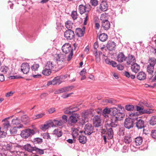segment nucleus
I'll return each instance as SVG.
<instances>
[{"label": "nucleus", "mask_w": 156, "mask_h": 156, "mask_svg": "<svg viewBox=\"0 0 156 156\" xmlns=\"http://www.w3.org/2000/svg\"><path fill=\"white\" fill-rule=\"evenodd\" d=\"M62 49L63 52L66 54H69L67 59L69 61L72 58L73 55V49L71 45L69 43H65L62 46Z\"/></svg>", "instance_id": "1"}, {"label": "nucleus", "mask_w": 156, "mask_h": 156, "mask_svg": "<svg viewBox=\"0 0 156 156\" xmlns=\"http://www.w3.org/2000/svg\"><path fill=\"white\" fill-rule=\"evenodd\" d=\"M138 114L137 112L131 113L130 115V116L131 117H135L134 118V120H136L137 121L136 122V126L138 129H141L144 128L145 126L144 125V120L138 118L136 116H138Z\"/></svg>", "instance_id": "2"}, {"label": "nucleus", "mask_w": 156, "mask_h": 156, "mask_svg": "<svg viewBox=\"0 0 156 156\" xmlns=\"http://www.w3.org/2000/svg\"><path fill=\"white\" fill-rule=\"evenodd\" d=\"M35 133V132L33 129H28L22 130L20 135L23 138L26 139L30 136L33 135Z\"/></svg>", "instance_id": "3"}, {"label": "nucleus", "mask_w": 156, "mask_h": 156, "mask_svg": "<svg viewBox=\"0 0 156 156\" xmlns=\"http://www.w3.org/2000/svg\"><path fill=\"white\" fill-rule=\"evenodd\" d=\"M124 117L112 116L111 117V122L109 124L113 127H115L118 124V121L122 120Z\"/></svg>", "instance_id": "4"}, {"label": "nucleus", "mask_w": 156, "mask_h": 156, "mask_svg": "<svg viewBox=\"0 0 156 156\" xmlns=\"http://www.w3.org/2000/svg\"><path fill=\"white\" fill-rule=\"evenodd\" d=\"M110 115L111 117H124L125 116L124 113L120 112V111H118L116 108H110Z\"/></svg>", "instance_id": "5"}, {"label": "nucleus", "mask_w": 156, "mask_h": 156, "mask_svg": "<svg viewBox=\"0 0 156 156\" xmlns=\"http://www.w3.org/2000/svg\"><path fill=\"white\" fill-rule=\"evenodd\" d=\"M94 129L92 125L89 123H87L83 129V132L87 135H90L93 133Z\"/></svg>", "instance_id": "6"}, {"label": "nucleus", "mask_w": 156, "mask_h": 156, "mask_svg": "<svg viewBox=\"0 0 156 156\" xmlns=\"http://www.w3.org/2000/svg\"><path fill=\"white\" fill-rule=\"evenodd\" d=\"M75 35L74 31L72 30L68 29L64 33V36L67 40H70L74 38Z\"/></svg>", "instance_id": "7"}, {"label": "nucleus", "mask_w": 156, "mask_h": 156, "mask_svg": "<svg viewBox=\"0 0 156 156\" xmlns=\"http://www.w3.org/2000/svg\"><path fill=\"white\" fill-rule=\"evenodd\" d=\"M105 127L106 129V134L108 136V138L111 139L113 137L114 132L112 129V126L110 124H107L105 125Z\"/></svg>", "instance_id": "8"}, {"label": "nucleus", "mask_w": 156, "mask_h": 156, "mask_svg": "<svg viewBox=\"0 0 156 156\" xmlns=\"http://www.w3.org/2000/svg\"><path fill=\"white\" fill-rule=\"evenodd\" d=\"M134 121V118H127L125 119V127L128 129H129L133 127Z\"/></svg>", "instance_id": "9"}, {"label": "nucleus", "mask_w": 156, "mask_h": 156, "mask_svg": "<svg viewBox=\"0 0 156 156\" xmlns=\"http://www.w3.org/2000/svg\"><path fill=\"white\" fill-rule=\"evenodd\" d=\"M93 124L96 127H98L101 126V120L100 116L96 115L93 119Z\"/></svg>", "instance_id": "10"}, {"label": "nucleus", "mask_w": 156, "mask_h": 156, "mask_svg": "<svg viewBox=\"0 0 156 156\" xmlns=\"http://www.w3.org/2000/svg\"><path fill=\"white\" fill-rule=\"evenodd\" d=\"M30 69V66L28 63L25 62L22 64L21 66V70L24 74H27L29 72Z\"/></svg>", "instance_id": "11"}, {"label": "nucleus", "mask_w": 156, "mask_h": 156, "mask_svg": "<svg viewBox=\"0 0 156 156\" xmlns=\"http://www.w3.org/2000/svg\"><path fill=\"white\" fill-rule=\"evenodd\" d=\"M65 58V55L64 54H60L57 55L56 60L58 66L62 65Z\"/></svg>", "instance_id": "12"}, {"label": "nucleus", "mask_w": 156, "mask_h": 156, "mask_svg": "<svg viewBox=\"0 0 156 156\" xmlns=\"http://www.w3.org/2000/svg\"><path fill=\"white\" fill-rule=\"evenodd\" d=\"M74 87L73 86H68L61 88L58 90L56 91L55 92V94H60L67 91H69L74 88Z\"/></svg>", "instance_id": "13"}, {"label": "nucleus", "mask_w": 156, "mask_h": 156, "mask_svg": "<svg viewBox=\"0 0 156 156\" xmlns=\"http://www.w3.org/2000/svg\"><path fill=\"white\" fill-rule=\"evenodd\" d=\"M101 26L105 30H108L110 27V22L107 20H102Z\"/></svg>", "instance_id": "14"}, {"label": "nucleus", "mask_w": 156, "mask_h": 156, "mask_svg": "<svg viewBox=\"0 0 156 156\" xmlns=\"http://www.w3.org/2000/svg\"><path fill=\"white\" fill-rule=\"evenodd\" d=\"M79 117V114L73 113L69 116L71 122L72 123H75L77 121Z\"/></svg>", "instance_id": "15"}, {"label": "nucleus", "mask_w": 156, "mask_h": 156, "mask_svg": "<svg viewBox=\"0 0 156 156\" xmlns=\"http://www.w3.org/2000/svg\"><path fill=\"white\" fill-rule=\"evenodd\" d=\"M126 57L127 58V59H126L127 60V63L128 65H130L131 64H133V63H135L136 62L135 57L132 55L129 54L128 55V56Z\"/></svg>", "instance_id": "16"}, {"label": "nucleus", "mask_w": 156, "mask_h": 156, "mask_svg": "<svg viewBox=\"0 0 156 156\" xmlns=\"http://www.w3.org/2000/svg\"><path fill=\"white\" fill-rule=\"evenodd\" d=\"M83 28V30L80 28L76 29L75 33L78 37H81L83 36L85 31V27H84Z\"/></svg>", "instance_id": "17"}, {"label": "nucleus", "mask_w": 156, "mask_h": 156, "mask_svg": "<svg viewBox=\"0 0 156 156\" xmlns=\"http://www.w3.org/2000/svg\"><path fill=\"white\" fill-rule=\"evenodd\" d=\"M127 59L122 52H120L119 53L117 58V61L118 62H122Z\"/></svg>", "instance_id": "18"}, {"label": "nucleus", "mask_w": 156, "mask_h": 156, "mask_svg": "<svg viewBox=\"0 0 156 156\" xmlns=\"http://www.w3.org/2000/svg\"><path fill=\"white\" fill-rule=\"evenodd\" d=\"M146 75L145 72L143 71H141L139 72L136 76V78L137 79L140 80H145L146 78Z\"/></svg>", "instance_id": "19"}, {"label": "nucleus", "mask_w": 156, "mask_h": 156, "mask_svg": "<svg viewBox=\"0 0 156 156\" xmlns=\"http://www.w3.org/2000/svg\"><path fill=\"white\" fill-rule=\"evenodd\" d=\"M108 8V4L105 1H101L99 5V8L102 11L105 12L107 10Z\"/></svg>", "instance_id": "20"}, {"label": "nucleus", "mask_w": 156, "mask_h": 156, "mask_svg": "<svg viewBox=\"0 0 156 156\" xmlns=\"http://www.w3.org/2000/svg\"><path fill=\"white\" fill-rule=\"evenodd\" d=\"M115 43L113 41H109L107 44L106 47L109 51H112L115 49Z\"/></svg>", "instance_id": "21"}, {"label": "nucleus", "mask_w": 156, "mask_h": 156, "mask_svg": "<svg viewBox=\"0 0 156 156\" xmlns=\"http://www.w3.org/2000/svg\"><path fill=\"white\" fill-rule=\"evenodd\" d=\"M23 126L22 124H20V125L12 127L10 130V133L12 135H14L17 133V129L22 128Z\"/></svg>", "instance_id": "22"}, {"label": "nucleus", "mask_w": 156, "mask_h": 156, "mask_svg": "<svg viewBox=\"0 0 156 156\" xmlns=\"http://www.w3.org/2000/svg\"><path fill=\"white\" fill-rule=\"evenodd\" d=\"M62 82V81L58 77H55L52 81L49 82L48 84L53 85L57 84L59 85Z\"/></svg>", "instance_id": "23"}, {"label": "nucleus", "mask_w": 156, "mask_h": 156, "mask_svg": "<svg viewBox=\"0 0 156 156\" xmlns=\"http://www.w3.org/2000/svg\"><path fill=\"white\" fill-rule=\"evenodd\" d=\"M35 146H32L30 144H27L24 145L23 148L29 152H32L34 151Z\"/></svg>", "instance_id": "24"}, {"label": "nucleus", "mask_w": 156, "mask_h": 156, "mask_svg": "<svg viewBox=\"0 0 156 156\" xmlns=\"http://www.w3.org/2000/svg\"><path fill=\"white\" fill-rule=\"evenodd\" d=\"M97 37L98 38L100 41L102 42H104L107 39L108 36L106 34L103 33L100 34L99 35L98 34Z\"/></svg>", "instance_id": "25"}, {"label": "nucleus", "mask_w": 156, "mask_h": 156, "mask_svg": "<svg viewBox=\"0 0 156 156\" xmlns=\"http://www.w3.org/2000/svg\"><path fill=\"white\" fill-rule=\"evenodd\" d=\"M140 66L135 62L131 64V69L132 71L135 73L138 72L140 70Z\"/></svg>", "instance_id": "26"}, {"label": "nucleus", "mask_w": 156, "mask_h": 156, "mask_svg": "<svg viewBox=\"0 0 156 156\" xmlns=\"http://www.w3.org/2000/svg\"><path fill=\"white\" fill-rule=\"evenodd\" d=\"M154 69V66L148 65L147 66V72L149 75H153Z\"/></svg>", "instance_id": "27"}, {"label": "nucleus", "mask_w": 156, "mask_h": 156, "mask_svg": "<svg viewBox=\"0 0 156 156\" xmlns=\"http://www.w3.org/2000/svg\"><path fill=\"white\" fill-rule=\"evenodd\" d=\"M142 142L143 138L142 137L140 136L137 137L135 139V145L136 146H138L142 144Z\"/></svg>", "instance_id": "28"}, {"label": "nucleus", "mask_w": 156, "mask_h": 156, "mask_svg": "<svg viewBox=\"0 0 156 156\" xmlns=\"http://www.w3.org/2000/svg\"><path fill=\"white\" fill-rule=\"evenodd\" d=\"M132 141V138L131 136L128 134H127L124 137L123 141L127 144H129Z\"/></svg>", "instance_id": "29"}, {"label": "nucleus", "mask_w": 156, "mask_h": 156, "mask_svg": "<svg viewBox=\"0 0 156 156\" xmlns=\"http://www.w3.org/2000/svg\"><path fill=\"white\" fill-rule=\"evenodd\" d=\"M21 120L22 122L25 124H27L30 122L29 118L26 115H24L21 116Z\"/></svg>", "instance_id": "30"}, {"label": "nucleus", "mask_w": 156, "mask_h": 156, "mask_svg": "<svg viewBox=\"0 0 156 156\" xmlns=\"http://www.w3.org/2000/svg\"><path fill=\"white\" fill-rule=\"evenodd\" d=\"M39 67V65L38 64H34L31 67L32 70V73H36V72L38 70V68Z\"/></svg>", "instance_id": "31"}, {"label": "nucleus", "mask_w": 156, "mask_h": 156, "mask_svg": "<svg viewBox=\"0 0 156 156\" xmlns=\"http://www.w3.org/2000/svg\"><path fill=\"white\" fill-rule=\"evenodd\" d=\"M148 63V65L154 66L156 64V58L154 57L149 58Z\"/></svg>", "instance_id": "32"}, {"label": "nucleus", "mask_w": 156, "mask_h": 156, "mask_svg": "<svg viewBox=\"0 0 156 156\" xmlns=\"http://www.w3.org/2000/svg\"><path fill=\"white\" fill-rule=\"evenodd\" d=\"M91 112L90 111L87 110L84 111L82 113V117L83 118L88 120V117L91 114Z\"/></svg>", "instance_id": "33"}, {"label": "nucleus", "mask_w": 156, "mask_h": 156, "mask_svg": "<svg viewBox=\"0 0 156 156\" xmlns=\"http://www.w3.org/2000/svg\"><path fill=\"white\" fill-rule=\"evenodd\" d=\"M78 140L80 143L82 144H85L87 140L86 137L83 135L80 136Z\"/></svg>", "instance_id": "34"}, {"label": "nucleus", "mask_w": 156, "mask_h": 156, "mask_svg": "<svg viewBox=\"0 0 156 156\" xmlns=\"http://www.w3.org/2000/svg\"><path fill=\"white\" fill-rule=\"evenodd\" d=\"M33 142L35 145L37 144H40L42 143L43 140L39 137L35 138L34 139Z\"/></svg>", "instance_id": "35"}, {"label": "nucleus", "mask_w": 156, "mask_h": 156, "mask_svg": "<svg viewBox=\"0 0 156 156\" xmlns=\"http://www.w3.org/2000/svg\"><path fill=\"white\" fill-rule=\"evenodd\" d=\"M110 108H105L103 111L102 114L106 118L108 117V114H110Z\"/></svg>", "instance_id": "36"}, {"label": "nucleus", "mask_w": 156, "mask_h": 156, "mask_svg": "<svg viewBox=\"0 0 156 156\" xmlns=\"http://www.w3.org/2000/svg\"><path fill=\"white\" fill-rule=\"evenodd\" d=\"M9 117H8L3 119L2 120V122H5L3 124L4 129H7L10 126L9 122L8 121L6 120L7 119H9Z\"/></svg>", "instance_id": "37"}, {"label": "nucleus", "mask_w": 156, "mask_h": 156, "mask_svg": "<svg viewBox=\"0 0 156 156\" xmlns=\"http://www.w3.org/2000/svg\"><path fill=\"white\" fill-rule=\"evenodd\" d=\"M55 66V65L51 61L48 62L45 65V67L46 69H49L51 70Z\"/></svg>", "instance_id": "38"}, {"label": "nucleus", "mask_w": 156, "mask_h": 156, "mask_svg": "<svg viewBox=\"0 0 156 156\" xmlns=\"http://www.w3.org/2000/svg\"><path fill=\"white\" fill-rule=\"evenodd\" d=\"M140 102L147 108H152L153 107V105L150 103L148 102L147 101L142 100L140 101Z\"/></svg>", "instance_id": "39"}, {"label": "nucleus", "mask_w": 156, "mask_h": 156, "mask_svg": "<svg viewBox=\"0 0 156 156\" xmlns=\"http://www.w3.org/2000/svg\"><path fill=\"white\" fill-rule=\"evenodd\" d=\"M79 10L80 13L81 14H83L84 13H86V10L84 5H80L79 6Z\"/></svg>", "instance_id": "40"}, {"label": "nucleus", "mask_w": 156, "mask_h": 156, "mask_svg": "<svg viewBox=\"0 0 156 156\" xmlns=\"http://www.w3.org/2000/svg\"><path fill=\"white\" fill-rule=\"evenodd\" d=\"M42 73L44 75L48 76L51 73V70L45 67L44 69L42 71Z\"/></svg>", "instance_id": "41"}, {"label": "nucleus", "mask_w": 156, "mask_h": 156, "mask_svg": "<svg viewBox=\"0 0 156 156\" xmlns=\"http://www.w3.org/2000/svg\"><path fill=\"white\" fill-rule=\"evenodd\" d=\"M73 23L70 21H68L66 23V27L68 29L73 30Z\"/></svg>", "instance_id": "42"}, {"label": "nucleus", "mask_w": 156, "mask_h": 156, "mask_svg": "<svg viewBox=\"0 0 156 156\" xmlns=\"http://www.w3.org/2000/svg\"><path fill=\"white\" fill-rule=\"evenodd\" d=\"M53 133L55 135L58 137H60L62 135V133L61 131L58 130V129H56L53 131Z\"/></svg>", "instance_id": "43"}, {"label": "nucleus", "mask_w": 156, "mask_h": 156, "mask_svg": "<svg viewBox=\"0 0 156 156\" xmlns=\"http://www.w3.org/2000/svg\"><path fill=\"white\" fill-rule=\"evenodd\" d=\"M104 102L106 103H109L112 104H114L117 102V101L113 98H111L109 99L105 100Z\"/></svg>", "instance_id": "44"}, {"label": "nucleus", "mask_w": 156, "mask_h": 156, "mask_svg": "<svg viewBox=\"0 0 156 156\" xmlns=\"http://www.w3.org/2000/svg\"><path fill=\"white\" fill-rule=\"evenodd\" d=\"M34 151H35L36 153L40 155L43 154L44 153V151L43 149H41L38 148L35 146Z\"/></svg>", "instance_id": "45"}, {"label": "nucleus", "mask_w": 156, "mask_h": 156, "mask_svg": "<svg viewBox=\"0 0 156 156\" xmlns=\"http://www.w3.org/2000/svg\"><path fill=\"white\" fill-rule=\"evenodd\" d=\"M149 123L150 125L153 126L156 124V116H153L151 118Z\"/></svg>", "instance_id": "46"}, {"label": "nucleus", "mask_w": 156, "mask_h": 156, "mask_svg": "<svg viewBox=\"0 0 156 156\" xmlns=\"http://www.w3.org/2000/svg\"><path fill=\"white\" fill-rule=\"evenodd\" d=\"M45 114L44 112H43L38 114H36L34 115V116L33 117V118L34 119L41 118L44 116Z\"/></svg>", "instance_id": "47"}, {"label": "nucleus", "mask_w": 156, "mask_h": 156, "mask_svg": "<svg viewBox=\"0 0 156 156\" xmlns=\"http://www.w3.org/2000/svg\"><path fill=\"white\" fill-rule=\"evenodd\" d=\"M125 108L128 111H132L134 110V107L133 105H127L125 106Z\"/></svg>", "instance_id": "48"}, {"label": "nucleus", "mask_w": 156, "mask_h": 156, "mask_svg": "<svg viewBox=\"0 0 156 156\" xmlns=\"http://www.w3.org/2000/svg\"><path fill=\"white\" fill-rule=\"evenodd\" d=\"M155 110L152 109H144L143 111V114H151L155 112Z\"/></svg>", "instance_id": "49"}, {"label": "nucleus", "mask_w": 156, "mask_h": 156, "mask_svg": "<svg viewBox=\"0 0 156 156\" xmlns=\"http://www.w3.org/2000/svg\"><path fill=\"white\" fill-rule=\"evenodd\" d=\"M94 55L95 57V59L96 62L97 63L100 62L101 60L100 57L99 55H98L97 49H96V51H95V52L94 53Z\"/></svg>", "instance_id": "50"}, {"label": "nucleus", "mask_w": 156, "mask_h": 156, "mask_svg": "<svg viewBox=\"0 0 156 156\" xmlns=\"http://www.w3.org/2000/svg\"><path fill=\"white\" fill-rule=\"evenodd\" d=\"M87 120L86 119H85L83 117L79 119V123L80 126H83L85 124Z\"/></svg>", "instance_id": "51"}, {"label": "nucleus", "mask_w": 156, "mask_h": 156, "mask_svg": "<svg viewBox=\"0 0 156 156\" xmlns=\"http://www.w3.org/2000/svg\"><path fill=\"white\" fill-rule=\"evenodd\" d=\"M72 136L74 138H76V136L78 134V130L76 129H72Z\"/></svg>", "instance_id": "52"}, {"label": "nucleus", "mask_w": 156, "mask_h": 156, "mask_svg": "<svg viewBox=\"0 0 156 156\" xmlns=\"http://www.w3.org/2000/svg\"><path fill=\"white\" fill-rule=\"evenodd\" d=\"M136 110L138 111L140 114H143V111L144 110V107H140L138 106H136Z\"/></svg>", "instance_id": "53"}, {"label": "nucleus", "mask_w": 156, "mask_h": 156, "mask_svg": "<svg viewBox=\"0 0 156 156\" xmlns=\"http://www.w3.org/2000/svg\"><path fill=\"white\" fill-rule=\"evenodd\" d=\"M53 121L55 124L58 126H62L63 124V123L62 121V120H58L54 119L53 120Z\"/></svg>", "instance_id": "54"}, {"label": "nucleus", "mask_w": 156, "mask_h": 156, "mask_svg": "<svg viewBox=\"0 0 156 156\" xmlns=\"http://www.w3.org/2000/svg\"><path fill=\"white\" fill-rule=\"evenodd\" d=\"M9 70V68L7 66H2L0 69L1 71L4 73H6Z\"/></svg>", "instance_id": "55"}, {"label": "nucleus", "mask_w": 156, "mask_h": 156, "mask_svg": "<svg viewBox=\"0 0 156 156\" xmlns=\"http://www.w3.org/2000/svg\"><path fill=\"white\" fill-rule=\"evenodd\" d=\"M71 16L73 20H75L77 18V14L76 11H73L71 14Z\"/></svg>", "instance_id": "56"}, {"label": "nucleus", "mask_w": 156, "mask_h": 156, "mask_svg": "<svg viewBox=\"0 0 156 156\" xmlns=\"http://www.w3.org/2000/svg\"><path fill=\"white\" fill-rule=\"evenodd\" d=\"M31 76L33 77L34 78H38L41 77V75L39 74L38 73H37V72H36V73H32Z\"/></svg>", "instance_id": "57"}, {"label": "nucleus", "mask_w": 156, "mask_h": 156, "mask_svg": "<svg viewBox=\"0 0 156 156\" xmlns=\"http://www.w3.org/2000/svg\"><path fill=\"white\" fill-rule=\"evenodd\" d=\"M64 113L65 114H69L71 115L73 113L71 110V107H70L67 108V109L64 111Z\"/></svg>", "instance_id": "58"}, {"label": "nucleus", "mask_w": 156, "mask_h": 156, "mask_svg": "<svg viewBox=\"0 0 156 156\" xmlns=\"http://www.w3.org/2000/svg\"><path fill=\"white\" fill-rule=\"evenodd\" d=\"M90 3L92 5L96 6L98 4V1L97 0H90Z\"/></svg>", "instance_id": "59"}, {"label": "nucleus", "mask_w": 156, "mask_h": 156, "mask_svg": "<svg viewBox=\"0 0 156 156\" xmlns=\"http://www.w3.org/2000/svg\"><path fill=\"white\" fill-rule=\"evenodd\" d=\"M151 135L153 139H156V130H152Z\"/></svg>", "instance_id": "60"}, {"label": "nucleus", "mask_w": 156, "mask_h": 156, "mask_svg": "<svg viewBox=\"0 0 156 156\" xmlns=\"http://www.w3.org/2000/svg\"><path fill=\"white\" fill-rule=\"evenodd\" d=\"M50 127L48 124H44L41 125V129L42 130L47 129Z\"/></svg>", "instance_id": "61"}, {"label": "nucleus", "mask_w": 156, "mask_h": 156, "mask_svg": "<svg viewBox=\"0 0 156 156\" xmlns=\"http://www.w3.org/2000/svg\"><path fill=\"white\" fill-rule=\"evenodd\" d=\"M86 9V13L88 14L89 11L91 8V6L90 5H86L84 6Z\"/></svg>", "instance_id": "62"}, {"label": "nucleus", "mask_w": 156, "mask_h": 156, "mask_svg": "<svg viewBox=\"0 0 156 156\" xmlns=\"http://www.w3.org/2000/svg\"><path fill=\"white\" fill-rule=\"evenodd\" d=\"M12 123L13 124L17 125H20L19 123V119L18 118L16 119H13L12 121Z\"/></svg>", "instance_id": "63"}, {"label": "nucleus", "mask_w": 156, "mask_h": 156, "mask_svg": "<svg viewBox=\"0 0 156 156\" xmlns=\"http://www.w3.org/2000/svg\"><path fill=\"white\" fill-rule=\"evenodd\" d=\"M62 121L63 123V124L65 123H66L67 122V116L65 115H63L62 116Z\"/></svg>", "instance_id": "64"}]
</instances>
